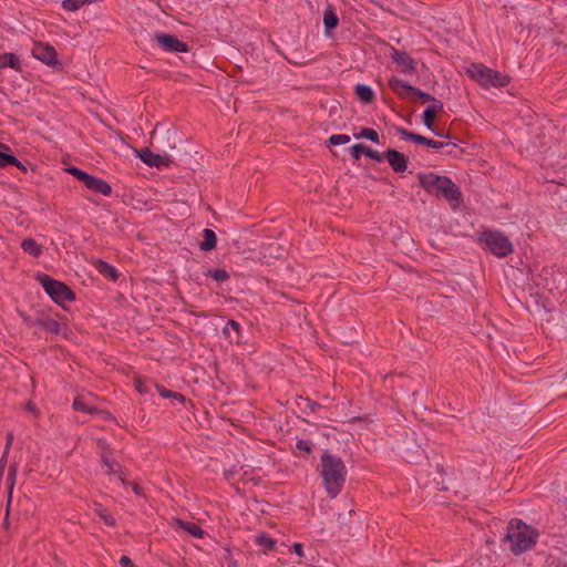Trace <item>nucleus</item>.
<instances>
[{"instance_id":"8","label":"nucleus","mask_w":567,"mask_h":567,"mask_svg":"<svg viewBox=\"0 0 567 567\" xmlns=\"http://www.w3.org/2000/svg\"><path fill=\"white\" fill-rule=\"evenodd\" d=\"M32 55L49 66L62 68L55 49L48 43L35 42L32 48Z\"/></svg>"},{"instance_id":"35","label":"nucleus","mask_w":567,"mask_h":567,"mask_svg":"<svg viewBox=\"0 0 567 567\" xmlns=\"http://www.w3.org/2000/svg\"><path fill=\"white\" fill-rule=\"evenodd\" d=\"M71 175H73L74 177H76L79 181H81L83 184L86 183V181L89 179V177L91 176L90 174H87L86 172L75 167V166H71L66 169Z\"/></svg>"},{"instance_id":"13","label":"nucleus","mask_w":567,"mask_h":567,"mask_svg":"<svg viewBox=\"0 0 567 567\" xmlns=\"http://www.w3.org/2000/svg\"><path fill=\"white\" fill-rule=\"evenodd\" d=\"M385 158L395 173H403L408 168V157L396 150L389 148L384 152Z\"/></svg>"},{"instance_id":"53","label":"nucleus","mask_w":567,"mask_h":567,"mask_svg":"<svg viewBox=\"0 0 567 567\" xmlns=\"http://www.w3.org/2000/svg\"><path fill=\"white\" fill-rule=\"evenodd\" d=\"M233 474H234V472H233V471H228V472H226V473H225V475H226V477H227V478H228L230 475H233Z\"/></svg>"},{"instance_id":"50","label":"nucleus","mask_w":567,"mask_h":567,"mask_svg":"<svg viewBox=\"0 0 567 567\" xmlns=\"http://www.w3.org/2000/svg\"><path fill=\"white\" fill-rule=\"evenodd\" d=\"M27 410L30 411L31 413L35 414L37 413V408L35 405L32 403V402H29L27 405H25Z\"/></svg>"},{"instance_id":"9","label":"nucleus","mask_w":567,"mask_h":567,"mask_svg":"<svg viewBox=\"0 0 567 567\" xmlns=\"http://www.w3.org/2000/svg\"><path fill=\"white\" fill-rule=\"evenodd\" d=\"M390 56L402 73L414 74L416 72V61L408 52L392 47Z\"/></svg>"},{"instance_id":"37","label":"nucleus","mask_w":567,"mask_h":567,"mask_svg":"<svg viewBox=\"0 0 567 567\" xmlns=\"http://www.w3.org/2000/svg\"><path fill=\"white\" fill-rule=\"evenodd\" d=\"M365 152H367V145L361 144V143L354 144L350 148L351 156L354 159H359L361 157V155H365Z\"/></svg>"},{"instance_id":"15","label":"nucleus","mask_w":567,"mask_h":567,"mask_svg":"<svg viewBox=\"0 0 567 567\" xmlns=\"http://www.w3.org/2000/svg\"><path fill=\"white\" fill-rule=\"evenodd\" d=\"M223 333L230 343H241V326L236 320H228L223 329Z\"/></svg>"},{"instance_id":"49","label":"nucleus","mask_w":567,"mask_h":567,"mask_svg":"<svg viewBox=\"0 0 567 567\" xmlns=\"http://www.w3.org/2000/svg\"><path fill=\"white\" fill-rule=\"evenodd\" d=\"M308 406L310 408V410H311L312 412H316V410H317L318 408H320V404H319V403H317V402H312V401L308 400Z\"/></svg>"},{"instance_id":"24","label":"nucleus","mask_w":567,"mask_h":567,"mask_svg":"<svg viewBox=\"0 0 567 567\" xmlns=\"http://www.w3.org/2000/svg\"><path fill=\"white\" fill-rule=\"evenodd\" d=\"M73 409L75 411H81L87 414H94L97 412V409L87 404L83 396H75L73 400Z\"/></svg>"},{"instance_id":"28","label":"nucleus","mask_w":567,"mask_h":567,"mask_svg":"<svg viewBox=\"0 0 567 567\" xmlns=\"http://www.w3.org/2000/svg\"><path fill=\"white\" fill-rule=\"evenodd\" d=\"M95 513L106 525L112 527L115 526V519L109 509H106L102 505H97L95 508Z\"/></svg>"},{"instance_id":"21","label":"nucleus","mask_w":567,"mask_h":567,"mask_svg":"<svg viewBox=\"0 0 567 567\" xmlns=\"http://www.w3.org/2000/svg\"><path fill=\"white\" fill-rule=\"evenodd\" d=\"M204 240L200 243L199 247L204 251L213 250L217 245V237L214 230L205 228L203 230Z\"/></svg>"},{"instance_id":"51","label":"nucleus","mask_w":567,"mask_h":567,"mask_svg":"<svg viewBox=\"0 0 567 567\" xmlns=\"http://www.w3.org/2000/svg\"><path fill=\"white\" fill-rule=\"evenodd\" d=\"M133 491L136 495H142V487L137 484H133Z\"/></svg>"},{"instance_id":"47","label":"nucleus","mask_w":567,"mask_h":567,"mask_svg":"<svg viewBox=\"0 0 567 567\" xmlns=\"http://www.w3.org/2000/svg\"><path fill=\"white\" fill-rule=\"evenodd\" d=\"M172 399L178 401L179 403L186 402L185 395H183L182 393H178V392H174V395Z\"/></svg>"},{"instance_id":"11","label":"nucleus","mask_w":567,"mask_h":567,"mask_svg":"<svg viewBox=\"0 0 567 567\" xmlns=\"http://www.w3.org/2000/svg\"><path fill=\"white\" fill-rule=\"evenodd\" d=\"M137 157L150 167H168L172 159L167 154H155L150 148H143L137 153Z\"/></svg>"},{"instance_id":"22","label":"nucleus","mask_w":567,"mask_h":567,"mask_svg":"<svg viewBox=\"0 0 567 567\" xmlns=\"http://www.w3.org/2000/svg\"><path fill=\"white\" fill-rule=\"evenodd\" d=\"M21 248L24 252L32 257H39L42 254V246L33 238H25L21 243Z\"/></svg>"},{"instance_id":"31","label":"nucleus","mask_w":567,"mask_h":567,"mask_svg":"<svg viewBox=\"0 0 567 567\" xmlns=\"http://www.w3.org/2000/svg\"><path fill=\"white\" fill-rule=\"evenodd\" d=\"M436 117V114L433 113L432 109H425L422 115L423 124L434 132V120Z\"/></svg>"},{"instance_id":"40","label":"nucleus","mask_w":567,"mask_h":567,"mask_svg":"<svg viewBox=\"0 0 567 567\" xmlns=\"http://www.w3.org/2000/svg\"><path fill=\"white\" fill-rule=\"evenodd\" d=\"M365 156L379 163H381L385 158L384 153L381 154L380 152L372 150L369 146H367Z\"/></svg>"},{"instance_id":"1","label":"nucleus","mask_w":567,"mask_h":567,"mask_svg":"<svg viewBox=\"0 0 567 567\" xmlns=\"http://www.w3.org/2000/svg\"><path fill=\"white\" fill-rule=\"evenodd\" d=\"M320 475L327 494L334 498L340 494L346 483V464L339 456L323 451L320 458Z\"/></svg>"},{"instance_id":"52","label":"nucleus","mask_w":567,"mask_h":567,"mask_svg":"<svg viewBox=\"0 0 567 567\" xmlns=\"http://www.w3.org/2000/svg\"><path fill=\"white\" fill-rule=\"evenodd\" d=\"M433 133H434L436 136H440V137L444 136V133H443L442 131H436L435 128H434V132H433Z\"/></svg>"},{"instance_id":"44","label":"nucleus","mask_w":567,"mask_h":567,"mask_svg":"<svg viewBox=\"0 0 567 567\" xmlns=\"http://www.w3.org/2000/svg\"><path fill=\"white\" fill-rule=\"evenodd\" d=\"M118 563L121 567H136L127 556H122Z\"/></svg>"},{"instance_id":"3","label":"nucleus","mask_w":567,"mask_h":567,"mask_svg":"<svg viewBox=\"0 0 567 567\" xmlns=\"http://www.w3.org/2000/svg\"><path fill=\"white\" fill-rule=\"evenodd\" d=\"M419 181L427 193L442 196L449 202L460 203L462 200V193L458 186L450 177L429 173L420 174Z\"/></svg>"},{"instance_id":"33","label":"nucleus","mask_w":567,"mask_h":567,"mask_svg":"<svg viewBox=\"0 0 567 567\" xmlns=\"http://www.w3.org/2000/svg\"><path fill=\"white\" fill-rule=\"evenodd\" d=\"M16 162L18 163V158L14 155L0 151V168H6Z\"/></svg>"},{"instance_id":"19","label":"nucleus","mask_w":567,"mask_h":567,"mask_svg":"<svg viewBox=\"0 0 567 567\" xmlns=\"http://www.w3.org/2000/svg\"><path fill=\"white\" fill-rule=\"evenodd\" d=\"M4 68H11L14 71H21V62L14 53L0 54V71Z\"/></svg>"},{"instance_id":"14","label":"nucleus","mask_w":567,"mask_h":567,"mask_svg":"<svg viewBox=\"0 0 567 567\" xmlns=\"http://www.w3.org/2000/svg\"><path fill=\"white\" fill-rule=\"evenodd\" d=\"M84 185L87 189L97 194H102L103 196H110L112 194V187L106 181L94 177L92 175L89 177Z\"/></svg>"},{"instance_id":"45","label":"nucleus","mask_w":567,"mask_h":567,"mask_svg":"<svg viewBox=\"0 0 567 567\" xmlns=\"http://www.w3.org/2000/svg\"><path fill=\"white\" fill-rule=\"evenodd\" d=\"M292 549H293V551H295L298 556H300V557H302V556H303V546H302V544H300V543H295V544L292 545Z\"/></svg>"},{"instance_id":"29","label":"nucleus","mask_w":567,"mask_h":567,"mask_svg":"<svg viewBox=\"0 0 567 567\" xmlns=\"http://www.w3.org/2000/svg\"><path fill=\"white\" fill-rule=\"evenodd\" d=\"M206 276L213 278L217 282L225 281L229 279V274L225 269H209L206 274Z\"/></svg>"},{"instance_id":"42","label":"nucleus","mask_w":567,"mask_h":567,"mask_svg":"<svg viewBox=\"0 0 567 567\" xmlns=\"http://www.w3.org/2000/svg\"><path fill=\"white\" fill-rule=\"evenodd\" d=\"M443 102L434 97V100H432V104L429 105L426 109H432L433 113L437 114L443 110Z\"/></svg>"},{"instance_id":"17","label":"nucleus","mask_w":567,"mask_h":567,"mask_svg":"<svg viewBox=\"0 0 567 567\" xmlns=\"http://www.w3.org/2000/svg\"><path fill=\"white\" fill-rule=\"evenodd\" d=\"M174 523L176 526H178L179 528H182L183 530H185L193 537L202 538L204 536V530L202 529V527L199 525H197L195 523L185 522L181 518H174Z\"/></svg>"},{"instance_id":"41","label":"nucleus","mask_w":567,"mask_h":567,"mask_svg":"<svg viewBox=\"0 0 567 567\" xmlns=\"http://www.w3.org/2000/svg\"><path fill=\"white\" fill-rule=\"evenodd\" d=\"M155 389L157 390L158 394L164 398V399H172L173 395H174V391H171L166 388H164L163 385L158 384V383H155L154 384Z\"/></svg>"},{"instance_id":"16","label":"nucleus","mask_w":567,"mask_h":567,"mask_svg":"<svg viewBox=\"0 0 567 567\" xmlns=\"http://www.w3.org/2000/svg\"><path fill=\"white\" fill-rule=\"evenodd\" d=\"M33 324L52 334H59L61 331V326L56 320L42 316L37 317L33 321Z\"/></svg>"},{"instance_id":"46","label":"nucleus","mask_w":567,"mask_h":567,"mask_svg":"<svg viewBox=\"0 0 567 567\" xmlns=\"http://www.w3.org/2000/svg\"><path fill=\"white\" fill-rule=\"evenodd\" d=\"M21 318H22L23 322H24L25 324H28L29 327L34 326V324H33V321H34V319H35V318H32V317L27 316V315H23V313H21Z\"/></svg>"},{"instance_id":"27","label":"nucleus","mask_w":567,"mask_h":567,"mask_svg":"<svg viewBox=\"0 0 567 567\" xmlns=\"http://www.w3.org/2000/svg\"><path fill=\"white\" fill-rule=\"evenodd\" d=\"M353 137L358 140L365 138L373 143H379V133L375 130L369 127H363L359 133H354Z\"/></svg>"},{"instance_id":"7","label":"nucleus","mask_w":567,"mask_h":567,"mask_svg":"<svg viewBox=\"0 0 567 567\" xmlns=\"http://www.w3.org/2000/svg\"><path fill=\"white\" fill-rule=\"evenodd\" d=\"M153 40L166 52L176 53L189 51L188 44L173 34L155 33Z\"/></svg>"},{"instance_id":"23","label":"nucleus","mask_w":567,"mask_h":567,"mask_svg":"<svg viewBox=\"0 0 567 567\" xmlns=\"http://www.w3.org/2000/svg\"><path fill=\"white\" fill-rule=\"evenodd\" d=\"M339 23L338 16L333 12L332 8L326 9L323 13V25L326 29V32L329 33L331 30L337 28Z\"/></svg>"},{"instance_id":"6","label":"nucleus","mask_w":567,"mask_h":567,"mask_svg":"<svg viewBox=\"0 0 567 567\" xmlns=\"http://www.w3.org/2000/svg\"><path fill=\"white\" fill-rule=\"evenodd\" d=\"M38 280L55 303L63 306L64 302L75 299V293L64 282L55 280L45 274L40 275Z\"/></svg>"},{"instance_id":"39","label":"nucleus","mask_w":567,"mask_h":567,"mask_svg":"<svg viewBox=\"0 0 567 567\" xmlns=\"http://www.w3.org/2000/svg\"><path fill=\"white\" fill-rule=\"evenodd\" d=\"M313 444L307 440H298L296 443V449L300 452H305L306 454H310L312 451Z\"/></svg>"},{"instance_id":"36","label":"nucleus","mask_w":567,"mask_h":567,"mask_svg":"<svg viewBox=\"0 0 567 567\" xmlns=\"http://www.w3.org/2000/svg\"><path fill=\"white\" fill-rule=\"evenodd\" d=\"M12 441H13V435L11 433H9L7 436L4 452H3V455L0 461V476H2V474H3L6 458H7L9 450H10V446L12 444Z\"/></svg>"},{"instance_id":"48","label":"nucleus","mask_w":567,"mask_h":567,"mask_svg":"<svg viewBox=\"0 0 567 567\" xmlns=\"http://www.w3.org/2000/svg\"><path fill=\"white\" fill-rule=\"evenodd\" d=\"M11 165H13V166L18 167L20 171H22V172H24V173L27 172V166H25V164H23V163H22V162H20L19 159H18V163H17V162H16V163H11Z\"/></svg>"},{"instance_id":"20","label":"nucleus","mask_w":567,"mask_h":567,"mask_svg":"<svg viewBox=\"0 0 567 567\" xmlns=\"http://www.w3.org/2000/svg\"><path fill=\"white\" fill-rule=\"evenodd\" d=\"M357 97L363 103H372L375 99L373 90L365 84H357L354 86Z\"/></svg>"},{"instance_id":"12","label":"nucleus","mask_w":567,"mask_h":567,"mask_svg":"<svg viewBox=\"0 0 567 567\" xmlns=\"http://www.w3.org/2000/svg\"><path fill=\"white\" fill-rule=\"evenodd\" d=\"M389 86L399 97L408 100L410 102H411V100H414L412 94H413L415 86L410 85L409 83L404 82L403 80H401L396 76H392L389 79Z\"/></svg>"},{"instance_id":"5","label":"nucleus","mask_w":567,"mask_h":567,"mask_svg":"<svg viewBox=\"0 0 567 567\" xmlns=\"http://www.w3.org/2000/svg\"><path fill=\"white\" fill-rule=\"evenodd\" d=\"M477 243L497 258H504L514 251L509 238L499 230H484L477 235Z\"/></svg>"},{"instance_id":"25","label":"nucleus","mask_w":567,"mask_h":567,"mask_svg":"<svg viewBox=\"0 0 567 567\" xmlns=\"http://www.w3.org/2000/svg\"><path fill=\"white\" fill-rule=\"evenodd\" d=\"M16 474H17V467L14 465H11L9 467L8 476H7V484H8L7 514L9 513V508H10V504H11L13 486H14V483H16Z\"/></svg>"},{"instance_id":"10","label":"nucleus","mask_w":567,"mask_h":567,"mask_svg":"<svg viewBox=\"0 0 567 567\" xmlns=\"http://www.w3.org/2000/svg\"><path fill=\"white\" fill-rule=\"evenodd\" d=\"M396 132L405 141H411L413 143L425 145L427 147L435 148V150H440V148H443L444 146H450V145H452L453 147L455 146L454 144H449V143L439 142V141L427 138L423 135L410 132L403 127H396Z\"/></svg>"},{"instance_id":"2","label":"nucleus","mask_w":567,"mask_h":567,"mask_svg":"<svg viewBox=\"0 0 567 567\" xmlns=\"http://www.w3.org/2000/svg\"><path fill=\"white\" fill-rule=\"evenodd\" d=\"M536 528L525 524L522 519L514 518L508 523L503 542L509 543L511 551L518 556L532 549L538 539Z\"/></svg>"},{"instance_id":"34","label":"nucleus","mask_w":567,"mask_h":567,"mask_svg":"<svg viewBox=\"0 0 567 567\" xmlns=\"http://www.w3.org/2000/svg\"><path fill=\"white\" fill-rule=\"evenodd\" d=\"M350 142V136L347 134H334L329 137V144L333 146L343 145Z\"/></svg>"},{"instance_id":"30","label":"nucleus","mask_w":567,"mask_h":567,"mask_svg":"<svg viewBox=\"0 0 567 567\" xmlns=\"http://www.w3.org/2000/svg\"><path fill=\"white\" fill-rule=\"evenodd\" d=\"M87 2L89 0H63L62 8L66 11L73 12L79 10L82 6H84Z\"/></svg>"},{"instance_id":"54","label":"nucleus","mask_w":567,"mask_h":567,"mask_svg":"<svg viewBox=\"0 0 567 567\" xmlns=\"http://www.w3.org/2000/svg\"><path fill=\"white\" fill-rule=\"evenodd\" d=\"M0 146H1L2 148H4L6 151H9V147H8L7 145H4V144H0Z\"/></svg>"},{"instance_id":"38","label":"nucleus","mask_w":567,"mask_h":567,"mask_svg":"<svg viewBox=\"0 0 567 567\" xmlns=\"http://www.w3.org/2000/svg\"><path fill=\"white\" fill-rule=\"evenodd\" d=\"M102 463L104 466L107 467V474L116 473L117 468L120 467V465L116 462L112 461L106 455H102Z\"/></svg>"},{"instance_id":"32","label":"nucleus","mask_w":567,"mask_h":567,"mask_svg":"<svg viewBox=\"0 0 567 567\" xmlns=\"http://www.w3.org/2000/svg\"><path fill=\"white\" fill-rule=\"evenodd\" d=\"M412 96L414 97V100H411V102H417L420 100L421 102L426 103L432 102V100H434L433 95L423 92L417 87L414 89Z\"/></svg>"},{"instance_id":"26","label":"nucleus","mask_w":567,"mask_h":567,"mask_svg":"<svg viewBox=\"0 0 567 567\" xmlns=\"http://www.w3.org/2000/svg\"><path fill=\"white\" fill-rule=\"evenodd\" d=\"M255 542L259 547H262L266 551L274 549L276 545V540L268 536V534L266 533L257 534Z\"/></svg>"},{"instance_id":"43","label":"nucleus","mask_w":567,"mask_h":567,"mask_svg":"<svg viewBox=\"0 0 567 567\" xmlns=\"http://www.w3.org/2000/svg\"><path fill=\"white\" fill-rule=\"evenodd\" d=\"M135 389L141 394L150 393V388L144 382H142L141 380H136L135 381Z\"/></svg>"},{"instance_id":"18","label":"nucleus","mask_w":567,"mask_h":567,"mask_svg":"<svg viewBox=\"0 0 567 567\" xmlns=\"http://www.w3.org/2000/svg\"><path fill=\"white\" fill-rule=\"evenodd\" d=\"M94 267L102 276H104L107 279L116 280L118 278V272L116 268L106 261L99 259L94 261Z\"/></svg>"},{"instance_id":"4","label":"nucleus","mask_w":567,"mask_h":567,"mask_svg":"<svg viewBox=\"0 0 567 567\" xmlns=\"http://www.w3.org/2000/svg\"><path fill=\"white\" fill-rule=\"evenodd\" d=\"M468 76L476 81L482 87H505L509 84L508 75L487 68L482 63H472L466 70Z\"/></svg>"}]
</instances>
